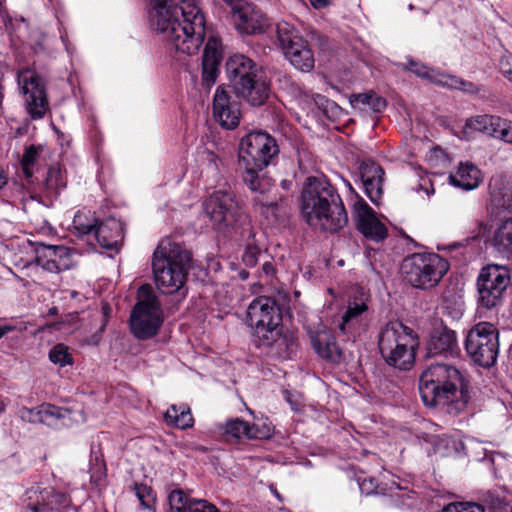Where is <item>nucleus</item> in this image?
<instances>
[{
    "mask_svg": "<svg viewBox=\"0 0 512 512\" xmlns=\"http://www.w3.org/2000/svg\"><path fill=\"white\" fill-rule=\"evenodd\" d=\"M150 21L164 35L168 48L176 53L194 55L203 44L206 20L194 0L182 1L173 10L160 7L150 15Z\"/></svg>",
    "mask_w": 512,
    "mask_h": 512,
    "instance_id": "1",
    "label": "nucleus"
},
{
    "mask_svg": "<svg viewBox=\"0 0 512 512\" xmlns=\"http://www.w3.org/2000/svg\"><path fill=\"white\" fill-rule=\"evenodd\" d=\"M423 404L450 415L466 411L471 399L469 383L454 366L435 363L427 367L419 379Z\"/></svg>",
    "mask_w": 512,
    "mask_h": 512,
    "instance_id": "2",
    "label": "nucleus"
},
{
    "mask_svg": "<svg viewBox=\"0 0 512 512\" xmlns=\"http://www.w3.org/2000/svg\"><path fill=\"white\" fill-rule=\"evenodd\" d=\"M301 215L312 228L336 233L348 223V214L337 189L325 178L311 176L303 184Z\"/></svg>",
    "mask_w": 512,
    "mask_h": 512,
    "instance_id": "3",
    "label": "nucleus"
},
{
    "mask_svg": "<svg viewBox=\"0 0 512 512\" xmlns=\"http://www.w3.org/2000/svg\"><path fill=\"white\" fill-rule=\"evenodd\" d=\"M247 323L256 346L279 358H289L295 351L297 340L293 334L283 333L281 310L273 298H255L247 308Z\"/></svg>",
    "mask_w": 512,
    "mask_h": 512,
    "instance_id": "4",
    "label": "nucleus"
},
{
    "mask_svg": "<svg viewBox=\"0 0 512 512\" xmlns=\"http://www.w3.org/2000/svg\"><path fill=\"white\" fill-rule=\"evenodd\" d=\"M278 152L276 140L265 132H250L241 139L238 165L243 181L251 191L265 193L270 189V181L260 172Z\"/></svg>",
    "mask_w": 512,
    "mask_h": 512,
    "instance_id": "5",
    "label": "nucleus"
},
{
    "mask_svg": "<svg viewBox=\"0 0 512 512\" xmlns=\"http://www.w3.org/2000/svg\"><path fill=\"white\" fill-rule=\"evenodd\" d=\"M192 254L184 246L163 239L153 253L152 270L157 288L164 294H173L184 287L190 269Z\"/></svg>",
    "mask_w": 512,
    "mask_h": 512,
    "instance_id": "6",
    "label": "nucleus"
},
{
    "mask_svg": "<svg viewBox=\"0 0 512 512\" xmlns=\"http://www.w3.org/2000/svg\"><path fill=\"white\" fill-rule=\"evenodd\" d=\"M449 270V263L436 253H414L404 258L401 271L412 287L422 290L438 285Z\"/></svg>",
    "mask_w": 512,
    "mask_h": 512,
    "instance_id": "7",
    "label": "nucleus"
},
{
    "mask_svg": "<svg viewBox=\"0 0 512 512\" xmlns=\"http://www.w3.org/2000/svg\"><path fill=\"white\" fill-rule=\"evenodd\" d=\"M163 323L161 304L150 285H142L137 291V303L130 315L133 335L146 340L154 337Z\"/></svg>",
    "mask_w": 512,
    "mask_h": 512,
    "instance_id": "8",
    "label": "nucleus"
},
{
    "mask_svg": "<svg viewBox=\"0 0 512 512\" xmlns=\"http://www.w3.org/2000/svg\"><path fill=\"white\" fill-rule=\"evenodd\" d=\"M510 284L511 274L507 266L489 264L483 267L476 282L479 307L491 310L501 305Z\"/></svg>",
    "mask_w": 512,
    "mask_h": 512,
    "instance_id": "9",
    "label": "nucleus"
},
{
    "mask_svg": "<svg viewBox=\"0 0 512 512\" xmlns=\"http://www.w3.org/2000/svg\"><path fill=\"white\" fill-rule=\"evenodd\" d=\"M276 35L278 47L294 68L302 72H310L314 68L311 47L294 26L285 21L278 22Z\"/></svg>",
    "mask_w": 512,
    "mask_h": 512,
    "instance_id": "10",
    "label": "nucleus"
},
{
    "mask_svg": "<svg viewBox=\"0 0 512 512\" xmlns=\"http://www.w3.org/2000/svg\"><path fill=\"white\" fill-rule=\"evenodd\" d=\"M499 332L489 322H480L468 332L465 348L474 362L482 367L495 364L499 352Z\"/></svg>",
    "mask_w": 512,
    "mask_h": 512,
    "instance_id": "11",
    "label": "nucleus"
},
{
    "mask_svg": "<svg viewBox=\"0 0 512 512\" xmlns=\"http://www.w3.org/2000/svg\"><path fill=\"white\" fill-rule=\"evenodd\" d=\"M17 82L27 114L33 120L42 119L49 110L44 80L35 71L23 69L17 74Z\"/></svg>",
    "mask_w": 512,
    "mask_h": 512,
    "instance_id": "12",
    "label": "nucleus"
},
{
    "mask_svg": "<svg viewBox=\"0 0 512 512\" xmlns=\"http://www.w3.org/2000/svg\"><path fill=\"white\" fill-rule=\"evenodd\" d=\"M70 505V497L53 488H30L23 496L24 512H66Z\"/></svg>",
    "mask_w": 512,
    "mask_h": 512,
    "instance_id": "13",
    "label": "nucleus"
},
{
    "mask_svg": "<svg viewBox=\"0 0 512 512\" xmlns=\"http://www.w3.org/2000/svg\"><path fill=\"white\" fill-rule=\"evenodd\" d=\"M204 212L215 225H231L240 215V207L232 191L220 189L204 202Z\"/></svg>",
    "mask_w": 512,
    "mask_h": 512,
    "instance_id": "14",
    "label": "nucleus"
},
{
    "mask_svg": "<svg viewBox=\"0 0 512 512\" xmlns=\"http://www.w3.org/2000/svg\"><path fill=\"white\" fill-rule=\"evenodd\" d=\"M240 103L224 88L219 86L213 97V117L221 127L232 130L240 122Z\"/></svg>",
    "mask_w": 512,
    "mask_h": 512,
    "instance_id": "15",
    "label": "nucleus"
},
{
    "mask_svg": "<svg viewBox=\"0 0 512 512\" xmlns=\"http://www.w3.org/2000/svg\"><path fill=\"white\" fill-rule=\"evenodd\" d=\"M262 67L243 54H235L226 62V73L234 91L263 73Z\"/></svg>",
    "mask_w": 512,
    "mask_h": 512,
    "instance_id": "16",
    "label": "nucleus"
},
{
    "mask_svg": "<svg viewBox=\"0 0 512 512\" xmlns=\"http://www.w3.org/2000/svg\"><path fill=\"white\" fill-rule=\"evenodd\" d=\"M367 300L366 294L361 292L348 302L347 309L339 324V330L343 334L356 335L365 329L368 312Z\"/></svg>",
    "mask_w": 512,
    "mask_h": 512,
    "instance_id": "17",
    "label": "nucleus"
},
{
    "mask_svg": "<svg viewBox=\"0 0 512 512\" xmlns=\"http://www.w3.org/2000/svg\"><path fill=\"white\" fill-rule=\"evenodd\" d=\"M230 6L233 10L236 26L241 32L247 34L259 33L267 25V19L253 6L247 3L243 4L239 0H234V3Z\"/></svg>",
    "mask_w": 512,
    "mask_h": 512,
    "instance_id": "18",
    "label": "nucleus"
},
{
    "mask_svg": "<svg viewBox=\"0 0 512 512\" xmlns=\"http://www.w3.org/2000/svg\"><path fill=\"white\" fill-rule=\"evenodd\" d=\"M418 346L419 341H415L392 346L391 351L389 347H379L378 349L387 365L401 371H408L414 366Z\"/></svg>",
    "mask_w": 512,
    "mask_h": 512,
    "instance_id": "19",
    "label": "nucleus"
},
{
    "mask_svg": "<svg viewBox=\"0 0 512 512\" xmlns=\"http://www.w3.org/2000/svg\"><path fill=\"white\" fill-rule=\"evenodd\" d=\"M359 173L365 194L378 205L383 194L384 170L374 161L366 160L361 163Z\"/></svg>",
    "mask_w": 512,
    "mask_h": 512,
    "instance_id": "20",
    "label": "nucleus"
},
{
    "mask_svg": "<svg viewBox=\"0 0 512 512\" xmlns=\"http://www.w3.org/2000/svg\"><path fill=\"white\" fill-rule=\"evenodd\" d=\"M419 341L415 331L400 321L387 322L380 328L378 334V348L396 346L405 342ZM391 351V349H389Z\"/></svg>",
    "mask_w": 512,
    "mask_h": 512,
    "instance_id": "21",
    "label": "nucleus"
},
{
    "mask_svg": "<svg viewBox=\"0 0 512 512\" xmlns=\"http://www.w3.org/2000/svg\"><path fill=\"white\" fill-rule=\"evenodd\" d=\"M221 59V43L217 38L210 37L204 47L202 57V79L207 85L215 82Z\"/></svg>",
    "mask_w": 512,
    "mask_h": 512,
    "instance_id": "22",
    "label": "nucleus"
},
{
    "mask_svg": "<svg viewBox=\"0 0 512 512\" xmlns=\"http://www.w3.org/2000/svg\"><path fill=\"white\" fill-rule=\"evenodd\" d=\"M235 93L250 105L258 107L265 104L270 95V82L265 72H263Z\"/></svg>",
    "mask_w": 512,
    "mask_h": 512,
    "instance_id": "23",
    "label": "nucleus"
},
{
    "mask_svg": "<svg viewBox=\"0 0 512 512\" xmlns=\"http://www.w3.org/2000/svg\"><path fill=\"white\" fill-rule=\"evenodd\" d=\"M429 356H456L459 352L456 333L447 327L437 331L427 345Z\"/></svg>",
    "mask_w": 512,
    "mask_h": 512,
    "instance_id": "24",
    "label": "nucleus"
},
{
    "mask_svg": "<svg viewBox=\"0 0 512 512\" xmlns=\"http://www.w3.org/2000/svg\"><path fill=\"white\" fill-rule=\"evenodd\" d=\"M93 237L100 247L115 249L123 238V227L120 221L108 219L98 224Z\"/></svg>",
    "mask_w": 512,
    "mask_h": 512,
    "instance_id": "25",
    "label": "nucleus"
},
{
    "mask_svg": "<svg viewBox=\"0 0 512 512\" xmlns=\"http://www.w3.org/2000/svg\"><path fill=\"white\" fill-rule=\"evenodd\" d=\"M311 343L316 353L332 362L339 363L342 359V352L336 343L335 337L327 331H319L311 336Z\"/></svg>",
    "mask_w": 512,
    "mask_h": 512,
    "instance_id": "26",
    "label": "nucleus"
},
{
    "mask_svg": "<svg viewBox=\"0 0 512 512\" xmlns=\"http://www.w3.org/2000/svg\"><path fill=\"white\" fill-rule=\"evenodd\" d=\"M450 183L463 190H473L482 182V173L473 163H461L449 176Z\"/></svg>",
    "mask_w": 512,
    "mask_h": 512,
    "instance_id": "27",
    "label": "nucleus"
},
{
    "mask_svg": "<svg viewBox=\"0 0 512 512\" xmlns=\"http://www.w3.org/2000/svg\"><path fill=\"white\" fill-rule=\"evenodd\" d=\"M225 434L236 440L243 437L248 439H264L270 436V429L268 427L259 428L255 424H249L240 419H233L226 423Z\"/></svg>",
    "mask_w": 512,
    "mask_h": 512,
    "instance_id": "28",
    "label": "nucleus"
},
{
    "mask_svg": "<svg viewBox=\"0 0 512 512\" xmlns=\"http://www.w3.org/2000/svg\"><path fill=\"white\" fill-rule=\"evenodd\" d=\"M28 414L30 422L42 423L47 426H56L59 420L65 419L69 416L70 410L52 404H42L36 408L28 410Z\"/></svg>",
    "mask_w": 512,
    "mask_h": 512,
    "instance_id": "29",
    "label": "nucleus"
},
{
    "mask_svg": "<svg viewBox=\"0 0 512 512\" xmlns=\"http://www.w3.org/2000/svg\"><path fill=\"white\" fill-rule=\"evenodd\" d=\"M491 245L504 258H512V218L502 221L495 229Z\"/></svg>",
    "mask_w": 512,
    "mask_h": 512,
    "instance_id": "30",
    "label": "nucleus"
},
{
    "mask_svg": "<svg viewBox=\"0 0 512 512\" xmlns=\"http://www.w3.org/2000/svg\"><path fill=\"white\" fill-rule=\"evenodd\" d=\"M37 255L42 258H48L56 262L60 269L69 270L75 265L73 255L76 253L74 249L66 246H52L41 244L36 249Z\"/></svg>",
    "mask_w": 512,
    "mask_h": 512,
    "instance_id": "31",
    "label": "nucleus"
},
{
    "mask_svg": "<svg viewBox=\"0 0 512 512\" xmlns=\"http://www.w3.org/2000/svg\"><path fill=\"white\" fill-rule=\"evenodd\" d=\"M491 203L498 209L512 212V185H505L501 179H492L489 185Z\"/></svg>",
    "mask_w": 512,
    "mask_h": 512,
    "instance_id": "32",
    "label": "nucleus"
},
{
    "mask_svg": "<svg viewBox=\"0 0 512 512\" xmlns=\"http://www.w3.org/2000/svg\"><path fill=\"white\" fill-rule=\"evenodd\" d=\"M164 420L167 425L187 429L193 426L194 419L188 405H172L164 414Z\"/></svg>",
    "mask_w": 512,
    "mask_h": 512,
    "instance_id": "33",
    "label": "nucleus"
},
{
    "mask_svg": "<svg viewBox=\"0 0 512 512\" xmlns=\"http://www.w3.org/2000/svg\"><path fill=\"white\" fill-rule=\"evenodd\" d=\"M499 118V116L489 114L477 115L467 119L465 128L481 132L492 137L495 132V127L499 123Z\"/></svg>",
    "mask_w": 512,
    "mask_h": 512,
    "instance_id": "34",
    "label": "nucleus"
},
{
    "mask_svg": "<svg viewBox=\"0 0 512 512\" xmlns=\"http://www.w3.org/2000/svg\"><path fill=\"white\" fill-rule=\"evenodd\" d=\"M358 230L368 239L379 242L386 238L387 228L375 215L357 224Z\"/></svg>",
    "mask_w": 512,
    "mask_h": 512,
    "instance_id": "35",
    "label": "nucleus"
},
{
    "mask_svg": "<svg viewBox=\"0 0 512 512\" xmlns=\"http://www.w3.org/2000/svg\"><path fill=\"white\" fill-rule=\"evenodd\" d=\"M98 223L94 216L77 212L73 218V227L79 237L93 236Z\"/></svg>",
    "mask_w": 512,
    "mask_h": 512,
    "instance_id": "36",
    "label": "nucleus"
},
{
    "mask_svg": "<svg viewBox=\"0 0 512 512\" xmlns=\"http://www.w3.org/2000/svg\"><path fill=\"white\" fill-rule=\"evenodd\" d=\"M352 105L362 104L371 108L374 112H380L386 107V101L373 91L353 94L351 96Z\"/></svg>",
    "mask_w": 512,
    "mask_h": 512,
    "instance_id": "37",
    "label": "nucleus"
},
{
    "mask_svg": "<svg viewBox=\"0 0 512 512\" xmlns=\"http://www.w3.org/2000/svg\"><path fill=\"white\" fill-rule=\"evenodd\" d=\"M408 69L420 78L427 79L431 83L437 84L439 86L442 85L445 74L440 73L435 69L429 68L426 65L413 60L409 61Z\"/></svg>",
    "mask_w": 512,
    "mask_h": 512,
    "instance_id": "38",
    "label": "nucleus"
},
{
    "mask_svg": "<svg viewBox=\"0 0 512 512\" xmlns=\"http://www.w3.org/2000/svg\"><path fill=\"white\" fill-rule=\"evenodd\" d=\"M193 500L181 489L172 490L168 495L170 512H188Z\"/></svg>",
    "mask_w": 512,
    "mask_h": 512,
    "instance_id": "39",
    "label": "nucleus"
},
{
    "mask_svg": "<svg viewBox=\"0 0 512 512\" xmlns=\"http://www.w3.org/2000/svg\"><path fill=\"white\" fill-rule=\"evenodd\" d=\"M49 359L55 365L64 367L73 364V356L68 346L58 343L49 351Z\"/></svg>",
    "mask_w": 512,
    "mask_h": 512,
    "instance_id": "40",
    "label": "nucleus"
},
{
    "mask_svg": "<svg viewBox=\"0 0 512 512\" xmlns=\"http://www.w3.org/2000/svg\"><path fill=\"white\" fill-rule=\"evenodd\" d=\"M45 186L51 191H58L66 186V178L59 167L53 166L49 168L45 179Z\"/></svg>",
    "mask_w": 512,
    "mask_h": 512,
    "instance_id": "41",
    "label": "nucleus"
},
{
    "mask_svg": "<svg viewBox=\"0 0 512 512\" xmlns=\"http://www.w3.org/2000/svg\"><path fill=\"white\" fill-rule=\"evenodd\" d=\"M41 152V147L31 145L23 154L21 165L23 172L27 178H30L33 175L32 166L37 162L39 155Z\"/></svg>",
    "mask_w": 512,
    "mask_h": 512,
    "instance_id": "42",
    "label": "nucleus"
},
{
    "mask_svg": "<svg viewBox=\"0 0 512 512\" xmlns=\"http://www.w3.org/2000/svg\"><path fill=\"white\" fill-rule=\"evenodd\" d=\"M443 87H448L452 89H459L468 93H476L478 92V88L469 81H465L456 76L452 75H444L442 85Z\"/></svg>",
    "mask_w": 512,
    "mask_h": 512,
    "instance_id": "43",
    "label": "nucleus"
},
{
    "mask_svg": "<svg viewBox=\"0 0 512 512\" xmlns=\"http://www.w3.org/2000/svg\"><path fill=\"white\" fill-rule=\"evenodd\" d=\"M134 489L141 506L147 510H154L155 495L152 489L144 484H136Z\"/></svg>",
    "mask_w": 512,
    "mask_h": 512,
    "instance_id": "44",
    "label": "nucleus"
},
{
    "mask_svg": "<svg viewBox=\"0 0 512 512\" xmlns=\"http://www.w3.org/2000/svg\"><path fill=\"white\" fill-rule=\"evenodd\" d=\"M492 137L505 143L512 144V121L500 117L499 123L495 127V132Z\"/></svg>",
    "mask_w": 512,
    "mask_h": 512,
    "instance_id": "45",
    "label": "nucleus"
},
{
    "mask_svg": "<svg viewBox=\"0 0 512 512\" xmlns=\"http://www.w3.org/2000/svg\"><path fill=\"white\" fill-rule=\"evenodd\" d=\"M353 213L357 224L375 215L373 209L362 198H358L354 203Z\"/></svg>",
    "mask_w": 512,
    "mask_h": 512,
    "instance_id": "46",
    "label": "nucleus"
},
{
    "mask_svg": "<svg viewBox=\"0 0 512 512\" xmlns=\"http://www.w3.org/2000/svg\"><path fill=\"white\" fill-rule=\"evenodd\" d=\"M91 467V480L98 483L102 481L106 476V465L104 461L97 455L90 460Z\"/></svg>",
    "mask_w": 512,
    "mask_h": 512,
    "instance_id": "47",
    "label": "nucleus"
},
{
    "mask_svg": "<svg viewBox=\"0 0 512 512\" xmlns=\"http://www.w3.org/2000/svg\"><path fill=\"white\" fill-rule=\"evenodd\" d=\"M188 512H220L219 509L212 503L204 499H194Z\"/></svg>",
    "mask_w": 512,
    "mask_h": 512,
    "instance_id": "48",
    "label": "nucleus"
},
{
    "mask_svg": "<svg viewBox=\"0 0 512 512\" xmlns=\"http://www.w3.org/2000/svg\"><path fill=\"white\" fill-rule=\"evenodd\" d=\"M260 250L255 246H247L245 249L242 260L248 267H254L258 262Z\"/></svg>",
    "mask_w": 512,
    "mask_h": 512,
    "instance_id": "49",
    "label": "nucleus"
},
{
    "mask_svg": "<svg viewBox=\"0 0 512 512\" xmlns=\"http://www.w3.org/2000/svg\"><path fill=\"white\" fill-rule=\"evenodd\" d=\"M35 261L38 265L42 266V268L44 270L51 272V273H59V272L66 270V269H60V267H58V264H56L55 261L48 259V258H42L41 255L36 254Z\"/></svg>",
    "mask_w": 512,
    "mask_h": 512,
    "instance_id": "50",
    "label": "nucleus"
},
{
    "mask_svg": "<svg viewBox=\"0 0 512 512\" xmlns=\"http://www.w3.org/2000/svg\"><path fill=\"white\" fill-rule=\"evenodd\" d=\"M500 70L502 74L512 82V55L503 57L500 61Z\"/></svg>",
    "mask_w": 512,
    "mask_h": 512,
    "instance_id": "51",
    "label": "nucleus"
},
{
    "mask_svg": "<svg viewBox=\"0 0 512 512\" xmlns=\"http://www.w3.org/2000/svg\"><path fill=\"white\" fill-rule=\"evenodd\" d=\"M456 505H461V507H459V509H457L458 512H485L483 506L480 504H477V503L459 502V503H456Z\"/></svg>",
    "mask_w": 512,
    "mask_h": 512,
    "instance_id": "52",
    "label": "nucleus"
},
{
    "mask_svg": "<svg viewBox=\"0 0 512 512\" xmlns=\"http://www.w3.org/2000/svg\"><path fill=\"white\" fill-rule=\"evenodd\" d=\"M485 502L494 510H499L502 508L504 501L500 497H494L492 492H488L485 496Z\"/></svg>",
    "mask_w": 512,
    "mask_h": 512,
    "instance_id": "53",
    "label": "nucleus"
},
{
    "mask_svg": "<svg viewBox=\"0 0 512 512\" xmlns=\"http://www.w3.org/2000/svg\"><path fill=\"white\" fill-rule=\"evenodd\" d=\"M488 231V225L483 221L477 222V229L474 231V238H480L486 234Z\"/></svg>",
    "mask_w": 512,
    "mask_h": 512,
    "instance_id": "54",
    "label": "nucleus"
},
{
    "mask_svg": "<svg viewBox=\"0 0 512 512\" xmlns=\"http://www.w3.org/2000/svg\"><path fill=\"white\" fill-rule=\"evenodd\" d=\"M172 0H155V5L153 6L150 15H153L155 11L160 7H165L167 10H173L174 7L168 6V3Z\"/></svg>",
    "mask_w": 512,
    "mask_h": 512,
    "instance_id": "55",
    "label": "nucleus"
},
{
    "mask_svg": "<svg viewBox=\"0 0 512 512\" xmlns=\"http://www.w3.org/2000/svg\"><path fill=\"white\" fill-rule=\"evenodd\" d=\"M309 2L315 9H322L330 4V0H309Z\"/></svg>",
    "mask_w": 512,
    "mask_h": 512,
    "instance_id": "56",
    "label": "nucleus"
},
{
    "mask_svg": "<svg viewBox=\"0 0 512 512\" xmlns=\"http://www.w3.org/2000/svg\"><path fill=\"white\" fill-rule=\"evenodd\" d=\"M13 327L11 325H0V339L7 335L9 332L13 331Z\"/></svg>",
    "mask_w": 512,
    "mask_h": 512,
    "instance_id": "57",
    "label": "nucleus"
},
{
    "mask_svg": "<svg viewBox=\"0 0 512 512\" xmlns=\"http://www.w3.org/2000/svg\"><path fill=\"white\" fill-rule=\"evenodd\" d=\"M461 505H456V503H451L444 507L440 512H458L457 509H459Z\"/></svg>",
    "mask_w": 512,
    "mask_h": 512,
    "instance_id": "58",
    "label": "nucleus"
},
{
    "mask_svg": "<svg viewBox=\"0 0 512 512\" xmlns=\"http://www.w3.org/2000/svg\"><path fill=\"white\" fill-rule=\"evenodd\" d=\"M262 270L266 275H271L274 271L273 264L270 262H265L262 266Z\"/></svg>",
    "mask_w": 512,
    "mask_h": 512,
    "instance_id": "59",
    "label": "nucleus"
},
{
    "mask_svg": "<svg viewBox=\"0 0 512 512\" xmlns=\"http://www.w3.org/2000/svg\"><path fill=\"white\" fill-rule=\"evenodd\" d=\"M7 183V176L3 169L0 168V189Z\"/></svg>",
    "mask_w": 512,
    "mask_h": 512,
    "instance_id": "60",
    "label": "nucleus"
},
{
    "mask_svg": "<svg viewBox=\"0 0 512 512\" xmlns=\"http://www.w3.org/2000/svg\"><path fill=\"white\" fill-rule=\"evenodd\" d=\"M58 314V308L53 306L48 310V315L54 316Z\"/></svg>",
    "mask_w": 512,
    "mask_h": 512,
    "instance_id": "61",
    "label": "nucleus"
},
{
    "mask_svg": "<svg viewBox=\"0 0 512 512\" xmlns=\"http://www.w3.org/2000/svg\"><path fill=\"white\" fill-rule=\"evenodd\" d=\"M194 449L197 450V451H201V452L207 451V449L204 446H201V445H196L194 447Z\"/></svg>",
    "mask_w": 512,
    "mask_h": 512,
    "instance_id": "62",
    "label": "nucleus"
},
{
    "mask_svg": "<svg viewBox=\"0 0 512 512\" xmlns=\"http://www.w3.org/2000/svg\"><path fill=\"white\" fill-rule=\"evenodd\" d=\"M228 5H232L234 3V0H223Z\"/></svg>",
    "mask_w": 512,
    "mask_h": 512,
    "instance_id": "63",
    "label": "nucleus"
},
{
    "mask_svg": "<svg viewBox=\"0 0 512 512\" xmlns=\"http://www.w3.org/2000/svg\"><path fill=\"white\" fill-rule=\"evenodd\" d=\"M4 404L3 402L0 400V413L4 410Z\"/></svg>",
    "mask_w": 512,
    "mask_h": 512,
    "instance_id": "64",
    "label": "nucleus"
}]
</instances>
